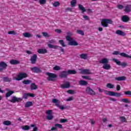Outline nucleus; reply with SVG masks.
I'll list each match as a JSON object with an SVG mask.
<instances>
[{"label":"nucleus","instance_id":"obj_1","mask_svg":"<svg viewBox=\"0 0 131 131\" xmlns=\"http://www.w3.org/2000/svg\"><path fill=\"white\" fill-rule=\"evenodd\" d=\"M100 63L103 64L102 68L105 70H110L111 69V66L108 63H109V60L107 58H103L100 61Z\"/></svg>","mask_w":131,"mask_h":131},{"label":"nucleus","instance_id":"obj_2","mask_svg":"<svg viewBox=\"0 0 131 131\" xmlns=\"http://www.w3.org/2000/svg\"><path fill=\"white\" fill-rule=\"evenodd\" d=\"M66 39L69 42V46H78V43L76 41L74 40L70 36H67Z\"/></svg>","mask_w":131,"mask_h":131},{"label":"nucleus","instance_id":"obj_3","mask_svg":"<svg viewBox=\"0 0 131 131\" xmlns=\"http://www.w3.org/2000/svg\"><path fill=\"white\" fill-rule=\"evenodd\" d=\"M113 21L110 19H103L101 21V26L108 27V24H112Z\"/></svg>","mask_w":131,"mask_h":131},{"label":"nucleus","instance_id":"obj_4","mask_svg":"<svg viewBox=\"0 0 131 131\" xmlns=\"http://www.w3.org/2000/svg\"><path fill=\"white\" fill-rule=\"evenodd\" d=\"M28 77V75L26 73H20L17 75V77H15V80L19 81L20 80H22L23 78H26V77Z\"/></svg>","mask_w":131,"mask_h":131},{"label":"nucleus","instance_id":"obj_5","mask_svg":"<svg viewBox=\"0 0 131 131\" xmlns=\"http://www.w3.org/2000/svg\"><path fill=\"white\" fill-rule=\"evenodd\" d=\"M113 61H114V62H115V63H116L117 65H119V66H121L123 68H124V67H126L127 66H128V64H127V63L126 62L121 63V61H119L117 59L114 58L113 59Z\"/></svg>","mask_w":131,"mask_h":131},{"label":"nucleus","instance_id":"obj_6","mask_svg":"<svg viewBox=\"0 0 131 131\" xmlns=\"http://www.w3.org/2000/svg\"><path fill=\"white\" fill-rule=\"evenodd\" d=\"M46 75L48 76L47 79L49 80V81H54L55 78L57 77V75L53 73H47Z\"/></svg>","mask_w":131,"mask_h":131},{"label":"nucleus","instance_id":"obj_7","mask_svg":"<svg viewBox=\"0 0 131 131\" xmlns=\"http://www.w3.org/2000/svg\"><path fill=\"white\" fill-rule=\"evenodd\" d=\"M23 100V98H18L16 96H13L12 99L11 100H10V102L11 103H20V102H22Z\"/></svg>","mask_w":131,"mask_h":131},{"label":"nucleus","instance_id":"obj_8","mask_svg":"<svg viewBox=\"0 0 131 131\" xmlns=\"http://www.w3.org/2000/svg\"><path fill=\"white\" fill-rule=\"evenodd\" d=\"M85 92L88 95H90V96H95V95H96V92L94 91L90 86L86 87Z\"/></svg>","mask_w":131,"mask_h":131},{"label":"nucleus","instance_id":"obj_9","mask_svg":"<svg viewBox=\"0 0 131 131\" xmlns=\"http://www.w3.org/2000/svg\"><path fill=\"white\" fill-rule=\"evenodd\" d=\"M31 70L34 73H41V70L37 67L31 68Z\"/></svg>","mask_w":131,"mask_h":131},{"label":"nucleus","instance_id":"obj_10","mask_svg":"<svg viewBox=\"0 0 131 131\" xmlns=\"http://www.w3.org/2000/svg\"><path fill=\"white\" fill-rule=\"evenodd\" d=\"M68 76V73L67 71H62L60 73L59 77L61 78H66Z\"/></svg>","mask_w":131,"mask_h":131},{"label":"nucleus","instance_id":"obj_11","mask_svg":"<svg viewBox=\"0 0 131 131\" xmlns=\"http://www.w3.org/2000/svg\"><path fill=\"white\" fill-rule=\"evenodd\" d=\"M37 59V55L34 54L32 56H31L30 58V61L32 64H35L36 63V60Z\"/></svg>","mask_w":131,"mask_h":131},{"label":"nucleus","instance_id":"obj_12","mask_svg":"<svg viewBox=\"0 0 131 131\" xmlns=\"http://www.w3.org/2000/svg\"><path fill=\"white\" fill-rule=\"evenodd\" d=\"M125 13H130L131 12V5H127L125 6V9H124Z\"/></svg>","mask_w":131,"mask_h":131},{"label":"nucleus","instance_id":"obj_13","mask_svg":"<svg viewBox=\"0 0 131 131\" xmlns=\"http://www.w3.org/2000/svg\"><path fill=\"white\" fill-rule=\"evenodd\" d=\"M60 86L62 89H68V88H70V83L66 82L65 83L62 84Z\"/></svg>","mask_w":131,"mask_h":131},{"label":"nucleus","instance_id":"obj_14","mask_svg":"<svg viewBox=\"0 0 131 131\" xmlns=\"http://www.w3.org/2000/svg\"><path fill=\"white\" fill-rule=\"evenodd\" d=\"M10 64H11V65H17V64L20 63V61L18 60H11L9 61Z\"/></svg>","mask_w":131,"mask_h":131},{"label":"nucleus","instance_id":"obj_15","mask_svg":"<svg viewBox=\"0 0 131 131\" xmlns=\"http://www.w3.org/2000/svg\"><path fill=\"white\" fill-rule=\"evenodd\" d=\"M48 47L49 48V49H54V50H56L58 49V48H60V49H62V47H59L57 45H53L52 44H48Z\"/></svg>","mask_w":131,"mask_h":131},{"label":"nucleus","instance_id":"obj_16","mask_svg":"<svg viewBox=\"0 0 131 131\" xmlns=\"http://www.w3.org/2000/svg\"><path fill=\"white\" fill-rule=\"evenodd\" d=\"M81 73L82 74H92V73L91 72V71L89 69H84L81 71Z\"/></svg>","mask_w":131,"mask_h":131},{"label":"nucleus","instance_id":"obj_17","mask_svg":"<svg viewBox=\"0 0 131 131\" xmlns=\"http://www.w3.org/2000/svg\"><path fill=\"white\" fill-rule=\"evenodd\" d=\"M122 20L123 22H128L129 21V17L127 15H124L122 17Z\"/></svg>","mask_w":131,"mask_h":131},{"label":"nucleus","instance_id":"obj_18","mask_svg":"<svg viewBox=\"0 0 131 131\" xmlns=\"http://www.w3.org/2000/svg\"><path fill=\"white\" fill-rule=\"evenodd\" d=\"M116 33V34H118V35H120L121 36H125V33L122 32L121 30H117Z\"/></svg>","mask_w":131,"mask_h":131},{"label":"nucleus","instance_id":"obj_19","mask_svg":"<svg viewBox=\"0 0 131 131\" xmlns=\"http://www.w3.org/2000/svg\"><path fill=\"white\" fill-rule=\"evenodd\" d=\"M116 80H118V81H122L123 80H125L126 79V77L125 76H120L115 78Z\"/></svg>","mask_w":131,"mask_h":131},{"label":"nucleus","instance_id":"obj_20","mask_svg":"<svg viewBox=\"0 0 131 131\" xmlns=\"http://www.w3.org/2000/svg\"><path fill=\"white\" fill-rule=\"evenodd\" d=\"M78 8L79 10H80V11H81L82 13H84V12H86V10L85 9V8H84V7H83V6H82L81 4L78 5Z\"/></svg>","mask_w":131,"mask_h":131},{"label":"nucleus","instance_id":"obj_21","mask_svg":"<svg viewBox=\"0 0 131 131\" xmlns=\"http://www.w3.org/2000/svg\"><path fill=\"white\" fill-rule=\"evenodd\" d=\"M14 93H15V92L14 91L9 90L6 94L5 97H6V98H9V97H10L11 96H12V95H13V94H14Z\"/></svg>","mask_w":131,"mask_h":131},{"label":"nucleus","instance_id":"obj_22","mask_svg":"<svg viewBox=\"0 0 131 131\" xmlns=\"http://www.w3.org/2000/svg\"><path fill=\"white\" fill-rule=\"evenodd\" d=\"M38 54H47L48 53V51L47 49H40L38 50Z\"/></svg>","mask_w":131,"mask_h":131},{"label":"nucleus","instance_id":"obj_23","mask_svg":"<svg viewBox=\"0 0 131 131\" xmlns=\"http://www.w3.org/2000/svg\"><path fill=\"white\" fill-rule=\"evenodd\" d=\"M33 105V103L32 101L27 102L25 104V108H29V107H31Z\"/></svg>","mask_w":131,"mask_h":131},{"label":"nucleus","instance_id":"obj_24","mask_svg":"<svg viewBox=\"0 0 131 131\" xmlns=\"http://www.w3.org/2000/svg\"><path fill=\"white\" fill-rule=\"evenodd\" d=\"M121 96V94L119 93H117V92H112V95L111 97H120Z\"/></svg>","mask_w":131,"mask_h":131},{"label":"nucleus","instance_id":"obj_25","mask_svg":"<svg viewBox=\"0 0 131 131\" xmlns=\"http://www.w3.org/2000/svg\"><path fill=\"white\" fill-rule=\"evenodd\" d=\"M80 59L86 60V59H88V54H86V53H82L80 55Z\"/></svg>","mask_w":131,"mask_h":131},{"label":"nucleus","instance_id":"obj_26","mask_svg":"<svg viewBox=\"0 0 131 131\" xmlns=\"http://www.w3.org/2000/svg\"><path fill=\"white\" fill-rule=\"evenodd\" d=\"M0 67L2 68H7L8 67V64L4 61L0 62Z\"/></svg>","mask_w":131,"mask_h":131},{"label":"nucleus","instance_id":"obj_27","mask_svg":"<svg viewBox=\"0 0 131 131\" xmlns=\"http://www.w3.org/2000/svg\"><path fill=\"white\" fill-rule=\"evenodd\" d=\"M30 88H31V90L32 91H33L34 90H37V85H36V84H35V83H32L31 84Z\"/></svg>","mask_w":131,"mask_h":131},{"label":"nucleus","instance_id":"obj_28","mask_svg":"<svg viewBox=\"0 0 131 131\" xmlns=\"http://www.w3.org/2000/svg\"><path fill=\"white\" fill-rule=\"evenodd\" d=\"M79 83L80 85H87L88 82L86 81L81 80L79 81Z\"/></svg>","mask_w":131,"mask_h":131},{"label":"nucleus","instance_id":"obj_29","mask_svg":"<svg viewBox=\"0 0 131 131\" xmlns=\"http://www.w3.org/2000/svg\"><path fill=\"white\" fill-rule=\"evenodd\" d=\"M121 102L123 103H126L127 104H130V101L128 100V98H123L121 100Z\"/></svg>","mask_w":131,"mask_h":131},{"label":"nucleus","instance_id":"obj_30","mask_svg":"<svg viewBox=\"0 0 131 131\" xmlns=\"http://www.w3.org/2000/svg\"><path fill=\"white\" fill-rule=\"evenodd\" d=\"M23 35H24V36H25V37H28V38L32 37V36H33L32 34H31L28 32L24 33Z\"/></svg>","mask_w":131,"mask_h":131},{"label":"nucleus","instance_id":"obj_31","mask_svg":"<svg viewBox=\"0 0 131 131\" xmlns=\"http://www.w3.org/2000/svg\"><path fill=\"white\" fill-rule=\"evenodd\" d=\"M3 80L5 82H11V81H12V78L5 77H3Z\"/></svg>","mask_w":131,"mask_h":131},{"label":"nucleus","instance_id":"obj_32","mask_svg":"<svg viewBox=\"0 0 131 131\" xmlns=\"http://www.w3.org/2000/svg\"><path fill=\"white\" fill-rule=\"evenodd\" d=\"M120 55L122 57H124V58H129V55H128L126 53H125L124 52H122L120 53Z\"/></svg>","mask_w":131,"mask_h":131},{"label":"nucleus","instance_id":"obj_33","mask_svg":"<svg viewBox=\"0 0 131 131\" xmlns=\"http://www.w3.org/2000/svg\"><path fill=\"white\" fill-rule=\"evenodd\" d=\"M68 74H76V71L69 70L68 71Z\"/></svg>","mask_w":131,"mask_h":131},{"label":"nucleus","instance_id":"obj_34","mask_svg":"<svg viewBox=\"0 0 131 131\" xmlns=\"http://www.w3.org/2000/svg\"><path fill=\"white\" fill-rule=\"evenodd\" d=\"M31 80H24L23 81V83L24 84H30Z\"/></svg>","mask_w":131,"mask_h":131},{"label":"nucleus","instance_id":"obj_35","mask_svg":"<svg viewBox=\"0 0 131 131\" xmlns=\"http://www.w3.org/2000/svg\"><path fill=\"white\" fill-rule=\"evenodd\" d=\"M104 94L108 96H112V91H109L107 90H104Z\"/></svg>","mask_w":131,"mask_h":131},{"label":"nucleus","instance_id":"obj_36","mask_svg":"<svg viewBox=\"0 0 131 131\" xmlns=\"http://www.w3.org/2000/svg\"><path fill=\"white\" fill-rule=\"evenodd\" d=\"M77 1L76 0H72L71 2V5L72 7H75V5H76Z\"/></svg>","mask_w":131,"mask_h":131},{"label":"nucleus","instance_id":"obj_37","mask_svg":"<svg viewBox=\"0 0 131 131\" xmlns=\"http://www.w3.org/2000/svg\"><path fill=\"white\" fill-rule=\"evenodd\" d=\"M21 128L24 130H28L30 128V127L28 125H24L21 127Z\"/></svg>","mask_w":131,"mask_h":131},{"label":"nucleus","instance_id":"obj_38","mask_svg":"<svg viewBox=\"0 0 131 131\" xmlns=\"http://www.w3.org/2000/svg\"><path fill=\"white\" fill-rule=\"evenodd\" d=\"M106 88L108 89H114V85L111 84V83H108L106 84Z\"/></svg>","mask_w":131,"mask_h":131},{"label":"nucleus","instance_id":"obj_39","mask_svg":"<svg viewBox=\"0 0 131 131\" xmlns=\"http://www.w3.org/2000/svg\"><path fill=\"white\" fill-rule=\"evenodd\" d=\"M120 119H121V122H127L126 118L124 116L120 117Z\"/></svg>","mask_w":131,"mask_h":131},{"label":"nucleus","instance_id":"obj_40","mask_svg":"<svg viewBox=\"0 0 131 131\" xmlns=\"http://www.w3.org/2000/svg\"><path fill=\"white\" fill-rule=\"evenodd\" d=\"M59 43L60 45H61V46H62L63 48H65V47H66V45H65V43L64 42V40H59Z\"/></svg>","mask_w":131,"mask_h":131},{"label":"nucleus","instance_id":"obj_41","mask_svg":"<svg viewBox=\"0 0 131 131\" xmlns=\"http://www.w3.org/2000/svg\"><path fill=\"white\" fill-rule=\"evenodd\" d=\"M76 32L78 34H80V35H84V32L82 30H77Z\"/></svg>","mask_w":131,"mask_h":131},{"label":"nucleus","instance_id":"obj_42","mask_svg":"<svg viewBox=\"0 0 131 131\" xmlns=\"http://www.w3.org/2000/svg\"><path fill=\"white\" fill-rule=\"evenodd\" d=\"M29 97V95L28 93H25L23 95V97L21 99H25V100H27Z\"/></svg>","mask_w":131,"mask_h":131},{"label":"nucleus","instance_id":"obj_43","mask_svg":"<svg viewBox=\"0 0 131 131\" xmlns=\"http://www.w3.org/2000/svg\"><path fill=\"white\" fill-rule=\"evenodd\" d=\"M54 126H55V127H58L59 128H63V126L62 125V124L59 123H56L54 124Z\"/></svg>","mask_w":131,"mask_h":131},{"label":"nucleus","instance_id":"obj_44","mask_svg":"<svg viewBox=\"0 0 131 131\" xmlns=\"http://www.w3.org/2000/svg\"><path fill=\"white\" fill-rule=\"evenodd\" d=\"M39 3L40 5H46L47 4V0H39Z\"/></svg>","mask_w":131,"mask_h":131},{"label":"nucleus","instance_id":"obj_45","mask_svg":"<svg viewBox=\"0 0 131 131\" xmlns=\"http://www.w3.org/2000/svg\"><path fill=\"white\" fill-rule=\"evenodd\" d=\"M3 123L5 125H11V122L10 121H4Z\"/></svg>","mask_w":131,"mask_h":131},{"label":"nucleus","instance_id":"obj_46","mask_svg":"<svg viewBox=\"0 0 131 131\" xmlns=\"http://www.w3.org/2000/svg\"><path fill=\"white\" fill-rule=\"evenodd\" d=\"M53 7H55L56 8V7H58V6H60V2H55L53 4Z\"/></svg>","mask_w":131,"mask_h":131},{"label":"nucleus","instance_id":"obj_47","mask_svg":"<svg viewBox=\"0 0 131 131\" xmlns=\"http://www.w3.org/2000/svg\"><path fill=\"white\" fill-rule=\"evenodd\" d=\"M61 69V68L59 67V66H56L53 68V70H55L56 71H58V70H60Z\"/></svg>","mask_w":131,"mask_h":131},{"label":"nucleus","instance_id":"obj_48","mask_svg":"<svg viewBox=\"0 0 131 131\" xmlns=\"http://www.w3.org/2000/svg\"><path fill=\"white\" fill-rule=\"evenodd\" d=\"M42 34L43 36H45V37H50V35H49L47 32H42Z\"/></svg>","mask_w":131,"mask_h":131},{"label":"nucleus","instance_id":"obj_49","mask_svg":"<svg viewBox=\"0 0 131 131\" xmlns=\"http://www.w3.org/2000/svg\"><path fill=\"white\" fill-rule=\"evenodd\" d=\"M53 118H54V116H53L52 115H49V116H47V119L48 120H52V119H53Z\"/></svg>","mask_w":131,"mask_h":131},{"label":"nucleus","instance_id":"obj_50","mask_svg":"<svg viewBox=\"0 0 131 131\" xmlns=\"http://www.w3.org/2000/svg\"><path fill=\"white\" fill-rule=\"evenodd\" d=\"M8 34H12L13 35H15L16 32L15 31H10L8 32Z\"/></svg>","mask_w":131,"mask_h":131},{"label":"nucleus","instance_id":"obj_51","mask_svg":"<svg viewBox=\"0 0 131 131\" xmlns=\"http://www.w3.org/2000/svg\"><path fill=\"white\" fill-rule=\"evenodd\" d=\"M124 94L125 95H128V96H131V91H127L124 92Z\"/></svg>","mask_w":131,"mask_h":131},{"label":"nucleus","instance_id":"obj_52","mask_svg":"<svg viewBox=\"0 0 131 131\" xmlns=\"http://www.w3.org/2000/svg\"><path fill=\"white\" fill-rule=\"evenodd\" d=\"M117 8L119 10H122L123 9V5H117Z\"/></svg>","mask_w":131,"mask_h":131},{"label":"nucleus","instance_id":"obj_53","mask_svg":"<svg viewBox=\"0 0 131 131\" xmlns=\"http://www.w3.org/2000/svg\"><path fill=\"white\" fill-rule=\"evenodd\" d=\"M67 102H70V101H73V96L70 97L67 99Z\"/></svg>","mask_w":131,"mask_h":131},{"label":"nucleus","instance_id":"obj_54","mask_svg":"<svg viewBox=\"0 0 131 131\" xmlns=\"http://www.w3.org/2000/svg\"><path fill=\"white\" fill-rule=\"evenodd\" d=\"M60 122L61 123H65V122H67V119H60Z\"/></svg>","mask_w":131,"mask_h":131},{"label":"nucleus","instance_id":"obj_55","mask_svg":"<svg viewBox=\"0 0 131 131\" xmlns=\"http://www.w3.org/2000/svg\"><path fill=\"white\" fill-rule=\"evenodd\" d=\"M67 93L70 95H72L73 94H74V91L73 90H68Z\"/></svg>","mask_w":131,"mask_h":131},{"label":"nucleus","instance_id":"obj_56","mask_svg":"<svg viewBox=\"0 0 131 131\" xmlns=\"http://www.w3.org/2000/svg\"><path fill=\"white\" fill-rule=\"evenodd\" d=\"M29 97H30L31 98H34L35 97V95L33 93H28Z\"/></svg>","mask_w":131,"mask_h":131},{"label":"nucleus","instance_id":"obj_57","mask_svg":"<svg viewBox=\"0 0 131 131\" xmlns=\"http://www.w3.org/2000/svg\"><path fill=\"white\" fill-rule=\"evenodd\" d=\"M52 112H53V111L51 110H49L48 111H46V113L48 115H50L51 114H52Z\"/></svg>","mask_w":131,"mask_h":131},{"label":"nucleus","instance_id":"obj_58","mask_svg":"<svg viewBox=\"0 0 131 131\" xmlns=\"http://www.w3.org/2000/svg\"><path fill=\"white\" fill-rule=\"evenodd\" d=\"M83 18L86 20H90V17L88 16V15H83Z\"/></svg>","mask_w":131,"mask_h":131},{"label":"nucleus","instance_id":"obj_59","mask_svg":"<svg viewBox=\"0 0 131 131\" xmlns=\"http://www.w3.org/2000/svg\"><path fill=\"white\" fill-rule=\"evenodd\" d=\"M116 90L118 91H120V90H121V87L120 86V85L119 84L117 85Z\"/></svg>","mask_w":131,"mask_h":131},{"label":"nucleus","instance_id":"obj_60","mask_svg":"<svg viewBox=\"0 0 131 131\" xmlns=\"http://www.w3.org/2000/svg\"><path fill=\"white\" fill-rule=\"evenodd\" d=\"M58 99H52V103H54L55 104H57V103H58Z\"/></svg>","mask_w":131,"mask_h":131},{"label":"nucleus","instance_id":"obj_61","mask_svg":"<svg viewBox=\"0 0 131 131\" xmlns=\"http://www.w3.org/2000/svg\"><path fill=\"white\" fill-rule=\"evenodd\" d=\"M55 32H57V33H61L62 32V30L61 29H55Z\"/></svg>","mask_w":131,"mask_h":131},{"label":"nucleus","instance_id":"obj_62","mask_svg":"<svg viewBox=\"0 0 131 131\" xmlns=\"http://www.w3.org/2000/svg\"><path fill=\"white\" fill-rule=\"evenodd\" d=\"M49 43H56V41L55 40H50L49 41Z\"/></svg>","mask_w":131,"mask_h":131},{"label":"nucleus","instance_id":"obj_63","mask_svg":"<svg viewBox=\"0 0 131 131\" xmlns=\"http://www.w3.org/2000/svg\"><path fill=\"white\" fill-rule=\"evenodd\" d=\"M26 53H27V54H28V55H32V52L29 51V50H27L26 51Z\"/></svg>","mask_w":131,"mask_h":131},{"label":"nucleus","instance_id":"obj_64","mask_svg":"<svg viewBox=\"0 0 131 131\" xmlns=\"http://www.w3.org/2000/svg\"><path fill=\"white\" fill-rule=\"evenodd\" d=\"M119 54V52L118 51H115L113 53V55H118Z\"/></svg>","mask_w":131,"mask_h":131}]
</instances>
